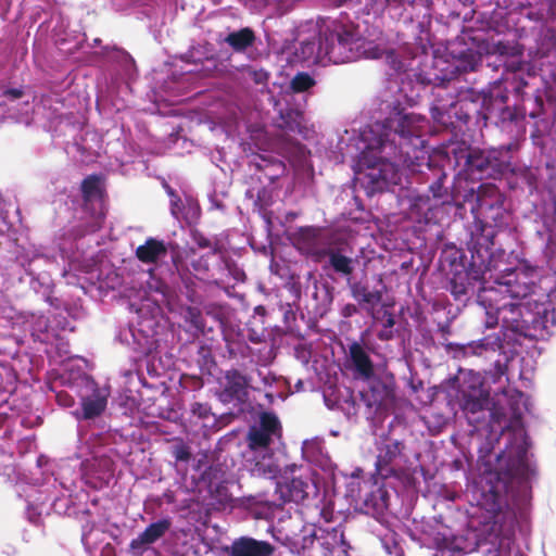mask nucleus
<instances>
[{
  "instance_id": "nucleus-30",
  "label": "nucleus",
  "mask_w": 556,
  "mask_h": 556,
  "mask_svg": "<svg viewBox=\"0 0 556 556\" xmlns=\"http://www.w3.org/2000/svg\"><path fill=\"white\" fill-rule=\"evenodd\" d=\"M170 527V517H164L150 523L136 539L131 540L130 548L140 549L143 546L155 543L169 531Z\"/></svg>"
},
{
  "instance_id": "nucleus-32",
  "label": "nucleus",
  "mask_w": 556,
  "mask_h": 556,
  "mask_svg": "<svg viewBox=\"0 0 556 556\" xmlns=\"http://www.w3.org/2000/svg\"><path fill=\"white\" fill-rule=\"evenodd\" d=\"M334 393V391L331 393H324L326 405L331 409L336 408L342 410L348 418L355 416L358 410V405L356 404V401L354 400L350 389L344 388L342 391L338 390V394L334 396V399H332Z\"/></svg>"
},
{
  "instance_id": "nucleus-60",
  "label": "nucleus",
  "mask_w": 556,
  "mask_h": 556,
  "mask_svg": "<svg viewBox=\"0 0 556 556\" xmlns=\"http://www.w3.org/2000/svg\"><path fill=\"white\" fill-rule=\"evenodd\" d=\"M305 390V382L302 379H298L294 383V389L292 392H302Z\"/></svg>"
},
{
  "instance_id": "nucleus-22",
  "label": "nucleus",
  "mask_w": 556,
  "mask_h": 556,
  "mask_svg": "<svg viewBox=\"0 0 556 556\" xmlns=\"http://www.w3.org/2000/svg\"><path fill=\"white\" fill-rule=\"evenodd\" d=\"M53 256L43 252L41 247L31 245L30 248H23L16 254V262L25 269L26 274L31 277L30 286L37 292L38 289L36 283L40 287H45V291L50 288L51 280L46 274H36L34 265L38 262L50 264L53 262Z\"/></svg>"
},
{
  "instance_id": "nucleus-40",
  "label": "nucleus",
  "mask_w": 556,
  "mask_h": 556,
  "mask_svg": "<svg viewBox=\"0 0 556 556\" xmlns=\"http://www.w3.org/2000/svg\"><path fill=\"white\" fill-rule=\"evenodd\" d=\"M445 178L446 174L438 170V177L429 186V190L432 193L433 199L441 201L442 204L447 202V189L443 187V180Z\"/></svg>"
},
{
  "instance_id": "nucleus-44",
  "label": "nucleus",
  "mask_w": 556,
  "mask_h": 556,
  "mask_svg": "<svg viewBox=\"0 0 556 556\" xmlns=\"http://www.w3.org/2000/svg\"><path fill=\"white\" fill-rule=\"evenodd\" d=\"M262 162H264L265 164L263 165L257 163V167L260 169L265 170L267 167L273 168L270 173L266 174V176L271 180L278 177L283 172V164L281 162H267L265 159H262Z\"/></svg>"
},
{
  "instance_id": "nucleus-10",
  "label": "nucleus",
  "mask_w": 556,
  "mask_h": 556,
  "mask_svg": "<svg viewBox=\"0 0 556 556\" xmlns=\"http://www.w3.org/2000/svg\"><path fill=\"white\" fill-rule=\"evenodd\" d=\"M434 68L440 72L427 76V83L432 85L430 113L435 123L442 126H453L454 119L468 123L470 115L464 108L468 103L458 99L455 80L458 67L443 60H435Z\"/></svg>"
},
{
  "instance_id": "nucleus-23",
  "label": "nucleus",
  "mask_w": 556,
  "mask_h": 556,
  "mask_svg": "<svg viewBox=\"0 0 556 556\" xmlns=\"http://www.w3.org/2000/svg\"><path fill=\"white\" fill-rule=\"evenodd\" d=\"M503 348V338L500 333H490L481 339L473 340L467 343H451L455 358H469L488 356L490 353H495Z\"/></svg>"
},
{
  "instance_id": "nucleus-24",
  "label": "nucleus",
  "mask_w": 556,
  "mask_h": 556,
  "mask_svg": "<svg viewBox=\"0 0 556 556\" xmlns=\"http://www.w3.org/2000/svg\"><path fill=\"white\" fill-rule=\"evenodd\" d=\"M349 288L351 295L357 302L358 306L371 314L377 306L382 302V296L386 291V285L380 275L377 276V282L372 288L368 283L355 281L349 278Z\"/></svg>"
},
{
  "instance_id": "nucleus-53",
  "label": "nucleus",
  "mask_w": 556,
  "mask_h": 556,
  "mask_svg": "<svg viewBox=\"0 0 556 556\" xmlns=\"http://www.w3.org/2000/svg\"><path fill=\"white\" fill-rule=\"evenodd\" d=\"M358 313V306L352 303L345 304L341 308V315L345 318L352 317Z\"/></svg>"
},
{
  "instance_id": "nucleus-1",
  "label": "nucleus",
  "mask_w": 556,
  "mask_h": 556,
  "mask_svg": "<svg viewBox=\"0 0 556 556\" xmlns=\"http://www.w3.org/2000/svg\"><path fill=\"white\" fill-rule=\"evenodd\" d=\"M458 404L470 435L479 444L481 475L468 490L477 507L478 547L484 556H526L516 545V534L527 541L531 532L532 481L529 438L522 416L530 401L521 391L504 389L491 402L482 377L469 371L459 384Z\"/></svg>"
},
{
  "instance_id": "nucleus-50",
  "label": "nucleus",
  "mask_w": 556,
  "mask_h": 556,
  "mask_svg": "<svg viewBox=\"0 0 556 556\" xmlns=\"http://www.w3.org/2000/svg\"><path fill=\"white\" fill-rule=\"evenodd\" d=\"M56 401L61 406L72 407L75 404L74 396L66 391L56 392Z\"/></svg>"
},
{
  "instance_id": "nucleus-48",
  "label": "nucleus",
  "mask_w": 556,
  "mask_h": 556,
  "mask_svg": "<svg viewBox=\"0 0 556 556\" xmlns=\"http://www.w3.org/2000/svg\"><path fill=\"white\" fill-rule=\"evenodd\" d=\"M275 380H276L275 376L271 375L267 370L265 371L263 369H258L256 371L255 381H256V383L258 386V389L261 388V386H264V387L271 386Z\"/></svg>"
},
{
  "instance_id": "nucleus-54",
  "label": "nucleus",
  "mask_w": 556,
  "mask_h": 556,
  "mask_svg": "<svg viewBox=\"0 0 556 556\" xmlns=\"http://www.w3.org/2000/svg\"><path fill=\"white\" fill-rule=\"evenodd\" d=\"M393 334H394L393 329H390V328H387L383 326L382 329L379 330V332L377 333V337H378V339H380L382 341H388L393 338Z\"/></svg>"
},
{
  "instance_id": "nucleus-31",
  "label": "nucleus",
  "mask_w": 556,
  "mask_h": 556,
  "mask_svg": "<svg viewBox=\"0 0 556 556\" xmlns=\"http://www.w3.org/2000/svg\"><path fill=\"white\" fill-rule=\"evenodd\" d=\"M366 381V388L359 391L361 401L368 408H376L382 406L386 399L390 394L389 388L378 378H374V376L369 379H364Z\"/></svg>"
},
{
  "instance_id": "nucleus-42",
  "label": "nucleus",
  "mask_w": 556,
  "mask_h": 556,
  "mask_svg": "<svg viewBox=\"0 0 556 556\" xmlns=\"http://www.w3.org/2000/svg\"><path fill=\"white\" fill-rule=\"evenodd\" d=\"M113 58L121 64V67L125 75L131 76L135 70V61L129 53L124 50L115 49Z\"/></svg>"
},
{
  "instance_id": "nucleus-28",
  "label": "nucleus",
  "mask_w": 556,
  "mask_h": 556,
  "mask_svg": "<svg viewBox=\"0 0 556 556\" xmlns=\"http://www.w3.org/2000/svg\"><path fill=\"white\" fill-rule=\"evenodd\" d=\"M346 364L354 371L356 378L369 379L374 376V364L369 353L358 342L350 344Z\"/></svg>"
},
{
  "instance_id": "nucleus-33",
  "label": "nucleus",
  "mask_w": 556,
  "mask_h": 556,
  "mask_svg": "<svg viewBox=\"0 0 556 556\" xmlns=\"http://www.w3.org/2000/svg\"><path fill=\"white\" fill-rule=\"evenodd\" d=\"M324 255L327 257L324 268L332 269L336 274L346 278L349 283V278H352L351 275L354 269V261L337 249H328L324 252Z\"/></svg>"
},
{
  "instance_id": "nucleus-39",
  "label": "nucleus",
  "mask_w": 556,
  "mask_h": 556,
  "mask_svg": "<svg viewBox=\"0 0 556 556\" xmlns=\"http://www.w3.org/2000/svg\"><path fill=\"white\" fill-rule=\"evenodd\" d=\"M223 472L217 467L210 466L201 476V480L206 484L210 492L214 489L219 490V483L222 482ZM224 490V486H220Z\"/></svg>"
},
{
  "instance_id": "nucleus-8",
  "label": "nucleus",
  "mask_w": 556,
  "mask_h": 556,
  "mask_svg": "<svg viewBox=\"0 0 556 556\" xmlns=\"http://www.w3.org/2000/svg\"><path fill=\"white\" fill-rule=\"evenodd\" d=\"M273 538L287 546L290 556H350V544L344 539L341 525L336 527H317L315 525L303 528L300 535H290L285 529L268 527Z\"/></svg>"
},
{
  "instance_id": "nucleus-21",
  "label": "nucleus",
  "mask_w": 556,
  "mask_h": 556,
  "mask_svg": "<svg viewBox=\"0 0 556 556\" xmlns=\"http://www.w3.org/2000/svg\"><path fill=\"white\" fill-rule=\"evenodd\" d=\"M81 193L85 205L91 204L94 206V212L85 232H94L102 227L104 220L101 177L97 175L86 177L81 182Z\"/></svg>"
},
{
  "instance_id": "nucleus-20",
  "label": "nucleus",
  "mask_w": 556,
  "mask_h": 556,
  "mask_svg": "<svg viewBox=\"0 0 556 556\" xmlns=\"http://www.w3.org/2000/svg\"><path fill=\"white\" fill-rule=\"evenodd\" d=\"M218 397L224 404L241 405L247 402L249 390H258L254 376L243 375L238 369H229L224 375Z\"/></svg>"
},
{
  "instance_id": "nucleus-27",
  "label": "nucleus",
  "mask_w": 556,
  "mask_h": 556,
  "mask_svg": "<svg viewBox=\"0 0 556 556\" xmlns=\"http://www.w3.org/2000/svg\"><path fill=\"white\" fill-rule=\"evenodd\" d=\"M302 456L311 465L321 469L328 475H333L336 465L331 460L324 446V439L316 437L305 440L302 444Z\"/></svg>"
},
{
  "instance_id": "nucleus-52",
  "label": "nucleus",
  "mask_w": 556,
  "mask_h": 556,
  "mask_svg": "<svg viewBox=\"0 0 556 556\" xmlns=\"http://www.w3.org/2000/svg\"><path fill=\"white\" fill-rule=\"evenodd\" d=\"M414 206H416L419 211H431L435 204H431L428 197H418L414 202Z\"/></svg>"
},
{
  "instance_id": "nucleus-6",
  "label": "nucleus",
  "mask_w": 556,
  "mask_h": 556,
  "mask_svg": "<svg viewBox=\"0 0 556 556\" xmlns=\"http://www.w3.org/2000/svg\"><path fill=\"white\" fill-rule=\"evenodd\" d=\"M464 202L470 204V212L475 217L468 249L472 257H489L494 245L495 228L508 225L509 213L504 207V195L496 186L481 184L477 191L473 187L470 188L464 195Z\"/></svg>"
},
{
  "instance_id": "nucleus-17",
  "label": "nucleus",
  "mask_w": 556,
  "mask_h": 556,
  "mask_svg": "<svg viewBox=\"0 0 556 556\" xmlns=\"http://www.w3.org/2000/svg\"><path fill=\"white\" fill-rule=\"evenodd\" d=\"M276 491L283 502L309 503L318 500V486L309 473L295 464L286 465L276 482Z\"/></svg>"
},
{
  "instance_id": "nucleus-25",
  "label": "nucleus",
  "mask_w": 556,
  "mask_h": 556,
  "mask_svg": "<svg viewBox=\"0 0 556 556\" xmlns=\"http://www.w3.org/2000/svg\"><path fill=\"white\" fill-rule=\"evenodd\" d=\"M294 55L301 62L308 64L328 65L326 56H324V37L321 28L303 38H299V46L295 47Z\"/></svg>"
},
{
  "instance_id": "nucleus-59",
  "label": "nucleus",
  "mask_w": 556,
  "mask_h": 556,
  "mask_svg": "<svg viewBox=\"0 0 556 556\" xmlns=\"http://www.w3.org/2000/svg\"><path fill=\"white\" fill-rule=\"evenodd\" d=\"M394 317L392 314H384V319H383V326L387 327V328H390V329H393L394 327Z\"/></svg>"
},
{
  "instance_id": "nucleus-2",
  "label": "nucleus",
  "mask_w": 556,
  "mask_h": 556,
  "mask_svg": "<svg viewBox=\"0 0 556 556\" xmlns=\"http://www.w3.org/2000/svg\"><path fill=\"white\" fill-rule=\"evenodd\" d=\"M389 108L382 121L365 126L354 139L358 162L368 168V193L401 185V166L413 173H424V167L430 169L424 140L428 119L400 102Z\"/></svg>"
},
{
  "instance_id": "nucleus-46",
  "label": "nucleus",
  "mask_w": 556,
  "mask_h": 556,
  "mask_svg": "<svg viewBox=\"0 0 556 556\" xmlns=\"http://www.w3.org/2000/svg\"><path fill=\"white\" fill-rule=\"evenodd\" d=\"M167 193L170 197V212L175 218H179L182 214V203L180 198L169 187H166Z\"/></svg>"
},
{
  "instance_id": "nucleus-34",
  "label": "nucleus",
  "mask_w": 556,
  "mask_h": 556,
  "mask_svg": "<svg viewBox=\"0 0 556 556\" xmlns=\"http://www.w3.org/2000/svg\"><path fill=\"white\" fill-rule=\"evenodd\" d=\"M167 255V248L162 240L148 238L146 242L136 249V256L146 264H156Z\"/></svg>"
},
{
  "instance_id": "nucleus-56",
  "label": "nucleus",
  "mask_w": 556,
  "mask_h": 556,
  "mask_svg": "<svg viewBox=\"0 0 556 556\" xmlns=\"http://www.w3.org/2000/svg\"><path fill=\"white\" fill-rule=\"evenodd\" d=\"M4 94L13 100L18 99L22 97L23 91L18 88H12L4 91Z\"/></svg>"
},
{
  "instance_id": "nucleus-29",
  "label": "nucleus",
  "mask_w": 556,
  "mask_h": 556,
  "mask_svg": "<svg viewBox=\"0 0 556 556\" xmlns=\"http://www.w3.org/2000/svg\"><path fill=\"white\" fill-rule=\"evenodd\" d=\"M274 547L266 541L241 536L232 541L228 556H271Z\"/></svg>"
},
{
  "instance_id": "nucleus-38",
  "label": "nucleus",
  "mask_w": 556,
  "mask_h": 556,
  "mask_svg": "<svg viewBox=\"0 0 556 556\" xmlns=\"http://www.w3.org/2000/svg\"><path fill=\"white\" fill-rule=\"evenodd\" d=\"M470 287L467 274L455 275L450 282V291L456 301L467 300Z\"/></svg>"
},
{
  "instance_id": "nucleus-14",
  "label": "nucleus",
  "mask_w": 556,
  "mask_h": 556,
  "mask_svg": "<svg viewBox=\"0 0 556 556\" xmlns=\"http://www.w3.org/2000/svg\"><path fill=\"white\" fill-rule=\"evenodd\" d=\"M58 380L79 397L81 412L75 413L77 419H92L105 410L109 391L99 388L97 382L80 369L64 368Z\"/></svg>"
},
{
  "instance_id": "nucleus-41",
  "label": "nucleus",
  "mask_w": 556,
  "mask_h": 556,
  "mask_svg": "<svg viewBox=\"0 0 556 556\" xmlns=\"http://www.w3.org/2000/svg\"><path fill=\"white\" fill-rule=\"evenodd\" d=\"M278 509L279 507L275 504H270L268 502L258 503L251 507V514L256 519L269 520L275 517V511Z\"/></svg>"
},
{
  "instance_id": "nucleus-37",
  "label": "nucleus",
  "mask_w": 556,
  "mask_h": 556,
  "mask_svg": "<svg viewBox=\"0 0 556 556\" xmlns=\"http://www.w3.org/2000/svg\"><path fill=\"white\" fill-rule=\"evenodd\" d=\"M466 553L465 546L462 545V539L453 536L438 542L432 556H463Z\"/></svg>"
},
{
  "instance_id": "nucleus-5",
  "label": "nucleus",
  "mask_w": 556,
  "mask_h": 556,
  "mask_svg": "<svg viewBox=\"0 0 556 556\" xmlns=\"http://www.w3.org/2000/svg\"><path fill=\"white\" fill-rule=\"evenodd\" d=\"M11 424L12 418L5 413H0V429H3V433L0 435V475L16 482L25 481L38 485L40 488L38 492L45 494V501L51 502L54 513L67 514L73 505L72 494L76 486V476L68 477L70 469L66 466H61L58 471H54V464L47 456L39 455L35 468L37 472H31L33 477L29 480L22 477L13 462L15 450L20 456H23L34 452L36 443L33 437L15 441Z\"/></svg>"
},
{
  "instance_id": "nucleus-51",
  "label": "nucleus",
  "mask_w": 556,
  "mask_h": 556,
  "mask_svg": "<svg viewBox=\"0 0 556 556\" xmlns=\"http://www.w3.org/2000/svg\"><path fill=\"white\" fill-rule=\"evenodd\" d=\"M192 412L200 418H207L211 414V407L207 404L195 403L192 406Z\"/></svg>"
},
{
  "instance_id": "nucleus-49",
  "label": "nucleus",
  "mask_w": 556,
  "mask_h": 556,
  "mask_svg": "<svg viewBox=\"0 0 556 556\" xmlns=\"http://www.w3.org/2000/svg\"><path fill=\"white\" fill-rule=\"evenodd\" d=\"M213 256L212 254L202 255L200 258L192 262V268L197 274H206L210 269L207 258Z\"/></svg>"
},
{
  "instance_id": "nucleus-45",
  "label": "nucleus",
  "mask_w": 556,
  "mask_h": 556,
  "mask_svg": "<svg viewBox=\"0 0 556 556\" xmlns=\"http://www.w3.org/2000/svg\"><path fill=\"white\" fill-rule=\"evenodd\" d=\"M227 193L225 191L217 192L214 190L213 192L208 193V201L211 204L212 210H218V211H225L226 205L224 203V200L226 198Z\"/></svg>"
},
{
  "instance_id": "nucleus-58",
  "label": "nucleus",
  "mask_w": 556,
  "mask_h": 556,
  "mask_svg": "<svg viewBox=\"0 0 556 556\" xmlns=\"http://www.w3.org/2000/svg\"><path fill=\"white\" fill-rule=\"evenodd\" d=\"M189 313L191 315L192 324L194 325L195 328L199 329L201 327V325H202L200 313L199 312H193V311H190Z\"/></svg>"
},
{
  "instance_id": "nucleus-16",
  "label": "nucleus",
  "mask_w": 556,
  "mask_h": 556,
  "mask_svg": "<svg viewBox=\"0 0 556 556\" xmlns=\"http://www.w3.org/2000/svg\"><path fill=\"white\" fill-rule=\"evenodd\" d=\"M507 101V87L503 81L495 80L482 98L481 114L485 122L496 125L503 131L518 135L522 128V121Z\"/></svg>"
},
{
  "instance_id": "nucleus-64",
  "label": "nucleus",
  "mask_w": 556,
  "mask_h": 556,
  "mask_svg": "<svg viewBox=\"0 0 556 556\" xmlns=\"http://www.w3.org/2000/svg\"><path fill=\"white\" fill-rule=\"evenodd\" d=\"M266 397H268V399H269V401L271 402V400H273V394H270V393H266Z\"/></svg>"
},
{
  "instance_id": "nucleus-7",
  "label": "nucleus",
  "mask_w": 556,
  "mask_h": 556,
  "mask_svg": "<svg viewBox=\"0 0 556 556\" xmlns=\"http://www.w3.org/2000/svg\"><path fill=\"white\" fill-rule=\"evenodd\" d=\"M324 37V56L327 63L343 64L361 59H386L394 71L403 68V63L397 60L393 51H387L375 39L365 38L358 26L352 22L333 20L321 27Z\"/></svg>"
},
{
  "instance_id": "nucleus-43",
  "label": "nucleus",
  "mask_w": 556,
  "mask_h": 556,
  "mask_svg": "<svg viewBox=\"0 0 556 556\" xmlns=\"http://www.w3.org/2000/svg\"><path fill=\"white\" fill-rule=\"evenodd\" d=\"M192 238L194 243L202 249H208L210 251L207 254L216 255L218 252L217 242L212 241L211 239L206 238L203 233L199 231H194L192 233Z\"/></svg>"
},
{
  "instance_id": "nucleus-26",
  "label": "nucleus",
  "mask_w": 556,
  "mask_h": 556,
  "mask_svg": "<svg viewBox=\"0 0 556 556\" xmlns=\"http://www.w3.org/2000/svg\"><path fill=\"white\" fill-rule=\"evenodd\" d=\"M344 3L357 7V13L362 12L366 15H372L375 18L379 17L386 9L399 10L406 7H413L420 3L424 7L428 5L429 0H342Z\"/></svg>"
},
{
  "instance_id": "nucleus-4",
  "label": "nucleus",
  "mask_w": 556,
  "mask_h": 556,
  "mask_svg": "<svg viewBox=\"0 0 556 556\" xmlns=\"http://www.w3.org/2000/svg\"><path fill=\"white\" fill-rule=\"evenodd\" d=\"M535 285L529 273L509 269L494 281V286L482 287L478 303L485 312V328L501 324L502 329L523 334L529 325L546 328L554 324L555 312L548 299L521 302L534 293Z\"/></svg>"
},
{
  "instance_id": "nucleus-36",
  "label": "nucleus",
  "mask_w": 556,
  "mask_h": 556,
  "mask_svg": "<svg viewBox=\"0 0 556 556\" xmlns=\"http://www.w3.org/2000/svg\"><path fill=\"white\" fill-rule=\"evenodd\" d=\"M224 41L228 43L233 51L242 52L252 47L255 41V35L250 28H242L237 31L229 33Z\"/></svg>"
},
{
  "instance_id": "nucleus-62",
  "label": "nucleus",
  "mask_w": 556,
  "mask_h": 556,
  "mask_svg": "<svg viewBox=\"0 0 556 556\" xmlns=\"http://www.w3.org/2000/svg\"><path fill=\"white\" fill-rule=\"evenodd\" d=\"M123 375H124L126 378H128V377H131V376H132V372H131L130 370H126V371H124V374H123Z\"/></svg>"
},
{
  "instance_id": "nucleus-35",
  "label": "nucleus",
  "mask_w": 556,
  "mask_h": 556,
  "mask_svg": "<svg viewBox=\"0 0 556 556\" xmlns=\"http://www.w3.org/2000/svg\"><path fill=\"white\" fill-rule=\"evenodd\" d=\"M24 324L35 341L48 342L49 320L43 314L28 313Z\"/></svg>"
},
{
  "instance_id": "nucleus-47",
  "label": "nucleus",
  "mask_w": 556,
  "mask_h": 556,
  "mask_svg": "<svg viewBox=\"0 0 556 556\" xmlns=\"http://www.w3.org/2000/svg\"><path fill=\"white\" fill-rule=\"evenodd\" d=\"M172 455L177 462H188L191 457L189 447L184 443L174 445Z\"/></svg>"
},
{
  "instance_id": "nucleus-18",
  "label": "nucleus",
  "mask_w": 556,
  "mask_h": 556,
  "mask_svg": "<svg viewBox=\"0 0 556 556\" xmlns=\"http://www.w3.org/2000/svg\"><path fill=\"white\" fill-rule=\"evenodd\" d=\"M118 338L135 352L147 357L154 358L160 349L159 325L153 318H142L137 326L121 330Z\"/></svg>"
},
{
  "instance_id": "nucleus-3",
  "label": "nucleus",
  "mask_w": 556,
  "mask_h": 556,
  "mask_svg": "<svg viewBox=\"0 0 556 556\" xmlns=\"http://www.w3.org/2000/svg\"><path fill=\"white\" fill-rule=\"evenodd\" d=\"M534 46L526 43L528 37L520 36L523 40H503L494 45V54L500 66L504 68L505 84L516 94H523L525 88L535 86L539 79L543 89L536 87L529 99L532 108L529 110L531 118H541L548 125L544 116L554 106L556 97V31L543 24L531 30Z\"/></svg>"
},
{
  "instance_id": "nucleus-19",
  "label": "nucleus",
  "mask_w": 556,
  "mask_h": 556,
  "mask_svg": "<svg viewBox=\"0 0 556 556\" xmlns=\"http://www.w3.org/2000/svg\"><path fill=\"white\" fill-rule=\"evenodd\" d=\"M404 443L391 437H381L377 443L376 476L387 479L401 469L405 455Z\"/></svg>"
},
{
  "instance_id": "nucleus-63",
  "label": "nucleus",
  "mask_w": 556,
  "mask_h": 556,
  "mask_svg": "<svg viewBox=\"0 0 556 556\" xmlns=\"http://www.w3.org/2000/svg\"><path fill=\"white\" fill-rule=\"evenodd\" d=\"M496 367H497V369H498V370H497V372H498L500 375H503V374H504V371H503V369H502V366H501L500 364H497V365H496Z\"/></svg>"
},
{
  "instance_id": "nucleus-11",
  "label": "nucleus",
  "mask_w": 556,
  "mask_h": 556,
  "mask_svg": "<svg viewBox=\"0 0 556 556\" xmlns=\"http://www.w3.org/2000/svg\"><path fill=\"white\" fill-rule=\"evenodd\" d=\"M78 441L75 457L80 459V477L93 489L108 486L114 477L115 451L102 443V435L88 432L83 427L77 430Z\"/></svg>"
},
{
  "instance_id": "nucleus-15",
  "label": "nucleus",
  "mask_w": 556,
  "mask_h": 556,
  "mask_svg": "<svg viewBox=\"0 0 556 556\" xmlns=\"http://www.w3.org/2000/svg\"><path fill=\"white\" fill-rule=\"evenodd\" d=\"M464 172L471 179H498L511 170V144L462 154Z\"/></svg>"
},
{
  "instance_id": "nucleus-13",
  "label": "nucleus",
  "mask_w": 556,
  "mask_h": 556,
  "mask_svg": "<svg viewBox=\"0 0 556 556\" xmlns=\"http://www.w3.org/2000/svg\"><path fill=\"white\" fill-rule=\"evenodd\" d=\"M315 80L307 73L296 74L288 89L273 97L274 110L277 112L280 128L303 135L305 130L304 109L307 96L305 91L313 87Z\"/></svg>"
},
{
  "instance_id": "nucleus-12",
  "label": "nucleus",
  "mask_w": 556,
  "mask_h": 556,
  "mask_svg": "<svg viewBox=\"0 0 556 556\" xmlns=\"http://www.w3.org/2000/svg\"><path fill=\"white\" fill-rule=\"evenodd\" d=\"M380 477L372 475L364 480L359 488L362 495V510L374 517L378 526L371 528L372 534L379 540L382 549L388 556H405V541L400 534L388 526V491Z\"/></svg>"
},
{
  "instance_id": "nucleus-61",
  "label": "nucleus",
  "mask_w": 556,
  "mask_h": 556,
  "mask_svg": "<svg viewBox=\"0 0 556 556\" xmlns=\"http://www.w3.org/2000/svg\"><path fill=\"white\" fill-rule=\"evenodd\" d=\"M233 277L237 281H242L245 277V274L243 270L239 269V268H235L233 269Z\"/></svg>"
},
{
  "instance_id": "nucleus-57",
  "label": "nucleus",
  "mask_w": 556,
  "mask_h": 556,
  "mask_svg": "<svg viewBox=\"0 0 556 556\" xmlns=\"http://www.w3.org/2000/svg\"><path fill=\"white\" fill-rule=\"evenodd\" d=\"M265 193H266L265 189L257 191V199L255 201V204L260 205L261 208H263L264 206H266L268 204V202L264 199Z\"/></svg>"
},
{
  "instance_id": "nucleus-55",
  "label": "nucleus",
  "mask_w": 556,
  "mask_h": 556,
  "mask_svg": "<svg viewBox=\"0 0 556 556\" xmlns=\"http://www.w3.org/2000/svg\"><path fill=\"white\" fill-rule=\"evenodd\" d=\"M253 79L256 84H264L268 79V73L263 70L254 71Z\"/></svg>"
},
{
  "instance_id": "nucleus-9",
  "label": "nucleus",
  "mask_w": 556,
  "mask_h": 556,
  "mask_svg": "<svg viewBox=\"0 0 556 556\" xmlns=\"http://www.w3.org/2000/svg\"><path fill=\"white\" fill-rule=\"evenodd\" d=\"M281 435V425L273 413H263L260 422L250 428L249 450L244 454L245 466L253 476L279 479L283 470L274 451L275 440Z\"/></svg>"
}]
</instances>
